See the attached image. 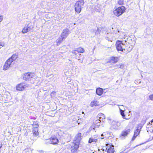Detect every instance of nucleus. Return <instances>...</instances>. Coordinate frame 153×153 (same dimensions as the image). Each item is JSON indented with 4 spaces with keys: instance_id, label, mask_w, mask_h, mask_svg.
<instances>
[{
    "instance_id": "nucleus-48",
    "label": "nucleus",
    "mask_w": 153,
    "mask_h": 153,
    "mask_svg": "<svg viewBox=\"0 0 153 153\" xmlns=\"http://www.w3.org/2000/svg\"><path fill=\"white\" fill-rule=\"evenodd\" d=\"M152 138H153V137H152Z\"/></svg>"
},
{
    "instance_id": "nucleus-3",
    "label": "nucleus",
    "mask_w": 153,
    "mask_h": 153,
    "mask_svg": "<svg viewBox=\"0 0 153 153\" xmlns=\"http://www.w3.org/2000/svg\"><path fill=\"white\" fill-rule=\"evenodd\" d=\"M105 119V116L103 114H99L97 117V120L94 122L95 127H99L100 124L104 121Z\"/></svg>"
},
{
    "instance_id": "nucleus-24",
    "label": "nucleus",
    "mask_w": 153,
    "mask_h": 153,
    "mask_svg": "<svg viewBox=\"0 0 153 153\" xmlns=\"http://www.w3.org/2000/svg\"><path fill=\"white\" fill-rule=\"evenodd\" d=\"M33 132L35 135L37 136L38 135V128L37 127H34L33 129Z\"/></svg>"
},
{
    "instance_id": "nucleus-42",
    "label": "nucleus",
    "mask_w": 153,
    "mask_h": 153,
    "mask_svg": "<svg viewBox=\"0 0 153 153\" xmlns=\"http://www.w3.org/2000/svg\"><path fill=\"white\" fill-rule=\"evenodd\" d=\"M79 54H80V56H79V55L78 56V57H83L82 55H81V54L79 53Z\"/></svg>"
},
{
    "instance_id": "nucleus-37",
    "label": "nucleus",
    "mask_w": 153,
    "mask_h": 153,
    "mask_svg": "<svg viewBox=\"0 0 153 153\" xmlns=\"http://www.w3.org/2000/svg\"><path fill=\"white\" fill-rule=\"evenodd\" d=\"M149 97L150 100L153 101V94L150 95Z\"/></svg>"
},
{
    "instance_id": "nucleus-30",
    "label": "nucleus",
    "mask_w": 153,
    "mask_h": 153,
    "mask_svg": "<svg viewBox=\"0 0 153 153\" xmlns=\"http://www.w3.org/2000/svg\"><path fill=\"white\" fill-rule=\"evenodd\" d=\"M145 123V122H144L143 124L140 123V124H138L137 126V128H139L141 131V128L143 127V125Z\"/></svg>"
},
{
    "instance_id": "nucleus-38",
    "label": "nucleus",
    "mask_w": 153,
    "mask_h": 153,
    "mask_svg": "<svg viewBox=\"0 0 153 153\" xmlns=\"http://www.w3.org/2000/svg\"><path fill=\"white\" fill-rule=\"evenodd\" d=\"M4 97L5 98H6V99H9L10 98V96H8L7 97L6 96V95L5 94H4Z\"/></svg>"
},
{
    "instance_id": "nucleus-6",
    "label": "nucleus",
    "mask_w": 153,
    "mask_h": 153,
    "mask_svg": "<svg viewBox=\"0 0 153 153\" xmlns=\"http://www.w3.org/2000/svg\"><path fill=\"white\" fill-rule=\"evenodd\" d=\"M125 8L124 7L122 6L117 8L113 11L114 14L117 16H119L125 12Z\"/></svg>"
},
{
    "instance_id": "nucleus-5",
    "label": "nucleus",
    "mask_w": 153,
    "mask_h": 153,
    "mask_svg": "<svg viewBox=\"0 0 153 153\" xmlns=\"http://www.w3.org/2000/svg\"><path fill=\"white\" fill-rule=\"evenodd\" d=\"M126 42L123 41L118 40L116 42V48L118 51H123L125 48V43Z\"/></svg>"
},
{
    "instance_id": "nucleus-16",
    "label": "nucleus",
    "mask_w": 153,
    "mask_h": 153,
    "mask_svg": "<svg viewBox=\"0 0 153 153\" xmlns=\"http://www.w3.org/2000/svg\"><path fill=\"white\" fill-rule=\"evenodd\" d=\"M133 48L132 46L127 45V44H125V48H124V50L127 53H128L130 52Z\"/></svg>"
},
{
    "instance_id": "nucleus-32",
    "label": "nucleus",
    "mask_w": 153,
    "mask_h": 153,
    "mask_svg": "<svg viewBox=\"0 0 153 153\" xmlns=\"http://www.w3.org/2000/svg\"><path fill=\"white\" fill-rule=\"evenodd\" d=\"M83 122V120L82 119H79L77 121V123H78V125H79L80 123H81Z\"/></svg>"
},
{
    "instance_id": "nucleus-2",
    "label": "nucleus",
    "mask_w": 153,
    "mask_h": 153,
    "mask_svg": "<svg viewBox=\"0 0 153 153\" xmlns=\"http://www.w3.org/2000/svg\"><path fill=\"white\" fill-rule=\"evenodd\" d=\"M39 77L35 76L34 74L31 73H25L23 75V79L25 80L30 81V83L32 84L34 83L35 81Z\"/></svg>"
},
{
    "instance_id": "nucleus-20",
    "label": "nucleus",
    "mask_w": 153,
    "mask_h": 153,
    "mask_svg": "<svg viewBox=\"0 0 153 153\" xmlns=\"http://www.w3.org/2000/svg\"><path fill=\"white\" fill-rule=\"evenodd\" d=\"M118 59L116 57H113L111 58V59L109 61L110 63L114 64L117 62Z\"/></svg>"
},
{
    "instance_id": "nucleus-22",
    "label": "nucleus",
    "mask_w": 153,
    "mask_h": 153,
    "mask_svg": "<svg viewBox=\"0 0 153 153\" xmlns=\"http://www.w3.org/2000/svg\"><path fill=\"white\" fill-rule=\"evenodd\" d=\"M99 105V102L96 100L92 101L90 104L91 107L98 106Z\"/></svg>"
},
{
    "instance_id": "nucleus-8",
    "label": "nucleus",
    "mask_w": 153,
    "mask_h": 153,
    "mask_svg": "<svg viewBox=\"0 0 153 153\" xmlns=\"http://www.w3.org/2000/svg\"><path fill=\"white\" fill-rule=\"evenodd\" d=\"M33 27L31 23H30L27 25H26L25 27L23 28L22 32L23 33H25L27 32L30 31Z\"/></svg>"
},
{
    "instance_id": "nucleus-46",
    "label": "nucleus",
    "mask_w": 153,
    "mask_h": 153,
    "mask_svg": "<svg viewBox=\"0 0 153 153\" xmlns=\"http://www.w3.org/2000/svg\"><path fill=\"white\" fill-rule=\"evenodd\" d=\"M120 106H123V105H121Z\"/></svg>"
},
{
    "instance_id": "nucleus-35",
    "label": "nucleus",
    "mask_w": 153,
    "mask_h": 153,
    "mask_svg": "<svg viewBox=\"0 0 153 153\" xmlns=\"http://www.w3.org/2000/svg\"><path fill=\"white\" fill-rule=\"evenodd\" d=\"M119 4L120 5H122L123 3V0H119L118 2Z\"/></svg>"
},
{
    "instance_id": "nucleus-7",
    "label": "nucleus",
    "mask_w": 153,
    "mask_h": 153,
    "mask_svg": "<svg viewBox=\"0 0 153 153\" xmlns=\"http://www.w3.org/2000/svg\"><path fill=\"white\" fill-rule=\"evenodd\" d=\"M110 128L111 129L117 130L121 125V123L119 121L113 120L111 122Z\"/></svg>"
},
{
    "instance_id": "nucleus-43",
    "label": "nucleus",
    "mask_w": 153,
    "mask_h": 153,
    "mask_svg": "<svg viewBox=\"0 0 153 153\" xmlns=\"http://www.w3.org/2000/svg\"><path fill=\"white\" fill-rule=\"evenodd\" d=\"M28 151V149H25L24 151V152H26Z\"/></svg>"
},
{
    "instance_id": "nucleus-11",
    "label": "nucleus",
    "mask_w": 153,
    "mask_h": 153,
    "mask_svg": "<svg viewBox=\"0 0 153 153\" xmlns=\"http://www.w3.org/2000/svg\"><path fill=\"white\" fill-rule=\"evenodd\" d=\"M100 138V136L97 135H94L92 136L88 140V143H91L92 142H96L98 140V139Z\"/></svg>"
},
{
    "instance_id": "nucleus-17",
    "label": "nucleus",
    "mask_w": 153,
    "mask_h": 153,
    "mask_svg": "<svg viewBox=\"0 0 153 153\" xmlns=\"http://www.w3.org/2000/svg\"><path fill=\"white\" fill-rule=\"evenodd\" d=\"M108 146L106 148V149L107 150V153H114V146L112 145L111 146L109 144L107 145V146Z\"/></svg>"
},
{
    "instance_id": "nucleus-18",
    "label": "nucleus",
    "mask_w": 153,
    "mask_h": 153,
    "mask_svg": "<svg viewBox=\"0 0 153 153\" xmlns=\"http://www.w3.org/2000/svg\"><path fill=\"white\" fill-rule=\"evenodd\" d=\"M130 131V129H128L125 131H122L121 134V136L120 137V138H121V137H125L127 136Z\"/></svg>"
},
{
    "instance_id": "nucleus-13",
    "label": "nucleus",
    "mask_w": 153,
    "mask_h": 153,
    "mask_svg": "<svg viewBox=\"0 0 153 153\" xmlns=\"http://www.w3.org/2000/svg\"><path fill=\"white\" fill-rule=\"evenodd\" d=\"M58 142V140L56 137H51L48 140L47 143L53 144H56Z\"/></svg>"
},
{
    "instance_id": "nucleus-29",
    "label": "nucleus",
    "mask_w": 153,
    "mask_h": 153,
    "mask_svg": "<svg viewBox=\"0 0 153 153\" xmlns=\"http://www.w3.org/2000/svg\"><path fill=\"white\" fill-rule=\"evenodd\" d=\"M17 58V56L16 54L13 55L11 57H10L9 59H10L12 61V62H13Z\"/></svg>"
},
{
    "instance_id": "nucleus-14",
    "label": "nucleus",
    "mask_w": 153,
    "mask_h": 153,
    "mask_svg": "<svg viewBox=\"0 0 153 153\" xmlns=\"http://www.w3.org/2000/svg\"><path fill=\"white\" fill-rule=\"evenodd\" d=\"M69 30L68 29L64 30L62 33L61 37L62 38H65L67 37L69 34Z\"/></svg>"
},
{
    "instance_id": "nucleus-9",
    "label": "nucleus",
    "mask_w": 153,
    "mask_h": 153,
    "mask_svg": "<svg viewBox=\"0 0 153 153\" xmlns=\"http://www.w3.org/2000/svg\"><path fill=\"white\" fill-rule=\"evenodd\" d=\"M28 86V85L25 83H22L19 84L16 86V89L17 91H22L25 90Z\"/></svg>"
},
{
    "instance_id": "nucleus-23",
    "label": "nucleus",
    "mask_w": 153,
    "mask_h": 153,
    "mask_svg": "<svg viewBox=\"0 0 153 153\" xmlns=\"http://www.w3.org/2000/svg\"><path fill=\"white\" fill-rule=\"evenodd\" d=\"M103 90L100 88H98L96 89V93L99 95H101L103 93Z\"/></svg>"
},
{
    "instance_id": "nucleus-41",
    "label": "nucleus",
    "mask_w": 153,
    "mask_h": 153,
    "mask_svg": "<svg viewBox=\"0 0 153 153\" xmlns=\"http://www.w3.org/2000/svg\"><path fill=\"white\" fill-rule=\"evenodd\" d=\"M123 65H120V68H123Z\"/></svg>"
},
{
    "instance_id": "nucleus-19",
    "label": "nucleus",
    "mask_w": 153,
    "mask_h": 153,
    "mask_svg": "<svg viewBox=\"0 0 153 153\" xmlns=\"http://www.w3.org/2000/svg\"><path fill=\"white\" fill-rule=\"evenodd\" d=\"M140 130L139 128H136L134 131V136L132 138V140H134L136 137L140 134Z\"/></svg>"
},
{
    "instance_id": "nucleus-25",
    "label": "nucleus",
    "mask_w": 153,
    "mask_h": 153,
    "mask_svg": "<svg viewBox=\"0 0 153 153\" xmlns=\"http://www.w3.org/2000/svg\"><path fill=\"white\" fill-rule=\"evenodd\" d=\"M109 134L107 132H104L101 135V138L103 139L104 137L107 138L109 137Z\"/></svg>"
},
{
    "instance_id": "nucleus-1",
    "label": "nucleus",
    "mask_w": 153,
    "mask_h": 153,
    "mask_svg": "<svg viewBox=\"0 0 153 153\" xmlns=\"http://www.w3.org/2000/svg\"><path fill=\"white\" fill-rule=\"evenodd\" d=\"M81 134L78 133L76 135L73 143L74 145L71 148V150L73 153H75L79 147L80 141L81 139Z\"/></svg>"
},
{
    "instance_id": "nucleus-34",
    "label": "nucleus",
    "mask_w": 153,
    "mask_h": 153,
    "mask_svg": "<svg viewBox=\"0 0 153 153\" xmlns=\"http://www.w3.org/2000/svg\"><path fill=\"white\" fill-rule=\"evenodd\" d=\"M140 79H137L134 81L135 83L136 84H139L140 83Z\"/></svg>"
},
{
    "instance_id": "nucleus-21",
    "label": "nucleus",
    "mask_w": 153,
    "mask_h": 153,
    "mask_svg": "<svg viewBox=\"0 0 153 153\" xmlns=\"http://www.w3.org/2000/svg\"><path fill=\"white\" fill-rule=\"evenodd\" d=\"M76 54V59H77L79 62L81 63H82L83 62V57H78V56L79 55L80 56L79 53H78Z\"/></svg>"
},
{
    "instance_id": "nucleus-44",
    "label": "nucleus",
    "mask_w": 153,
    "mask_h": 153,
    "mask_svg": "<svg viewBox=\"0 0 153 153\" xmlns=\"http://www.w3.org/2000/svg\"><path fill=\"white\" fill-rule=\"evenodd\" d=\"M151 122H153V119L151 120Z\"/></svg>"
},
{
    "instance_id": "nucleus-47",
    "label": "nucleus",
    "mask_w": 153,
    "mask_h": 153,
    "mask_svg": "<svg viewBox=\"0 0 153 153\" xmlns=\"http://www.w3.org/2000/svg\"><path fill=\"white\" fill-rule=\"evenodd\" d=\"M1 48V47H0V49Z\"/></svg>"
},
{
    "instance_id": "nucleus-36",
    "label": "nucleus",
    "mask_w": 153,
    "mask_h": 153,
    "mask_svg": "<svg viewBox=\"0 0 153 153\" xmlns=\"http://www.w3.org/2000/svg\"><path fill=\"white\" fill-rule=\"evenodd\" d=\"M56 92L55 91L52 92L51 94V95L52 97H54L56 95Z\"/></svg>"
},
{
    "instance_id": "nucleus-45",
    "label": "nucleus",
    "mask_w": 153,
    "mask_h": 153,
    "mask_svg": "<svg viewBox=\"0 0 153 153\" xmlns=\"http://www.w3.org/2000/svg\"><path fill=\"white\" fill-rule=\"evenodd\" d=\"M73 121H75V120L74 118V119H73Z\"/></svg>"
},
{
    "instance_id": "nucleus-31",
    "label": "nucleus",
    "mask_w": 153,
    "mask_h": 153,
    "mask_svg": "<svg viewBox=\"0 0 153 153\" xmlns=\"http://www.w3.org/2000/svg\"><path fill=\"white\" fill-rule=\"evenodd\" d=\"M63 39V38H62L61 37V38L58 39H57L56 42L57 45H59L60 43L62 42Z\"/></svg>"
},
{
    "instance_id": "nucleus-26",
    "label": "nucleus",
    "mask_w": 153,
    "mask_h": 153,
    "mask_svg": "<svg viewBox=\"0 0 153 153\" xmlns=\"http://www.w3.org/2000/svg\"><path fill=\"white\" fill-rule=\"evenodd\" d=\"M119 108L120 109V114L122 116V118L124 119H125V118H126V116L124 113L125 110H122L121 109V107H119Z\"/></svg>"
},
{
    "instance_id": "nucleus-27",
    "label": "nucleus",
    "mask_w": 153,
    "mask_h": 153,
    "mask_svg": "<svg viewBox=\"0 0 153 153\" xmlns=\"http://www.w3.org/2000/svg\"><path fill=\"white\" fill-rule=\"evenodd\" d=\"M64 139H65V140L67 141H69L71 140V137L70 135L69 134H67L64 136Z\"/></svg>"
},
{
    "instance_id": "nucleus-10",
    "label": "nucleus",
    "mask_w": 153,
    "mask_h": 153,
    "mask_svg": "<svg viewBox=\"0 0 153 153\" xmlns=\"http://www.w3.org/2000/svg\"><path fill=\"white\" fill-rule=\"evenodd\" d=\"M114 35V33H105V39L108 41L112 42L113 40L115 39Z\"/></svg>"
},
{
    "instance_id": "nucleus-33",
    "label": "nucleus",
    "mask_w": 153,
    "mask_h": 153,
    "mask_svg": "<svg viewBox=\"0 0 153 153\" xmlns=\"http://www.w3.org/2000/svg\"><path fill=\"white\" fill-rule=\"evenodd\" d=\"M5 45L6 44L4 42H0V46H1L2 47H5Z\"/></svg>"
},
{
    "instance_id": "nucleus-40",
    "label": "nucleus",
    "mask_w": 153,
    "mask_h": 153,
    "mask_svg": "<svg viewBox=\"0 0 153 153\" xmlns=\"http://www.w3.org/2000/svg\"><path fill=\"white\" fill-rule=\"evenodd\" d=\"M2 145L1 142H0V149H1L2 146Z\"/></svg>"
},
{
    "instance_id": "nucleus-15",
    "label": "nucleus",
    "mask_w": 153,
    "mask_h": 153,
    "mask_svg": "<svg viewBox=\"0 0 153 153\" xmlns=\"http://www.w3.org/2000/svg\"><path fill=\"white\" fill-rule=\"evenodd\" d=\"M84 51V49L83 48L80 47L76 49V50L73 51L71 53L73 54V55H75L76 56L75 53L76 54L78 53H82Z\"/></svg>"
},
{
    "instance_id": "nucleus-12",
    "label": "nucleus",
    "mask_w": 153,
    "mask_h": 153,
    "mask_svg": "<svg viewBox=\"0 0 153 153\" xmlns=\"http://www.w3.org/2000/svg\"><path fill=\"white\" fill-rule=\"evenodd\" d=\"M12 62L10 59H8L6 61L3 66V70H6L9 68L10 67Z\"/></svg>"
},
{
    "instance_id": "nucleus-4",
    "label": "nucleus",
    "mask_w": 153,
    "mask_h": 153,
    "mask_svg": "<svg viewBox=\"0 0 153 153\" xmlns=\"http://www.w3.org/2000/svg\"><path fill=\"white\" fill-rule=\"evenodd\" d=\"M84 4L83 0H79L77 1L74 5L75 11L78 13L81 12L82 7Z\"/></svg>"
},
{
    "instance_id": "nucleus-39",
    "label": "nucleus",
    "mask_w": 153,
    "mask_h": 153,
    "mask_svg": "<svg viewBox=\"0 0 153 153\" xmlns=\"http://www.w3.org/2000/svg\"><path fill=\"white\" fill-rule=\"evenodd\" d=\"M3 17L2 16H0V22H1L3 20Z\"/></svg>"
},
{
    "instance_id": "nucleus-28",
    "label": "nucleus",
    "mask_w": 153,
    "mask_h": 153,
    "mask_svg": "<svg viewBox=\"0 0 153 153\" xmlns=\"http://www.w3.org/2000/svg\"><path fill=\"white\" fill-rule=\"evenodd\" d=\"M126 118H125V119L126 120L129 119L132 116V114L130 111H129L128 113L126 114Z\"/></svg>"
}]
</instances>
